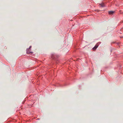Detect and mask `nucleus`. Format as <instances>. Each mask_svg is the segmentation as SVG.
<instances>
[{"label": "nucleus", "mask_w": 123, "mask_h": 123, "mask_svg": "<svg viewBox=\"0 0 123 123\" xmlns=\"http://www.w3.org/2000/svg\"><path fill=\"white\" fill-rule=\"evenodd\" d=\"M114 12L113 11H110L109 12V13L110 14H112Z\"/></svg>", "instance_id": "2"}, {"label": "nucleus", "mask_w": 123, "mask_h": 123, "mask_svg": "<svg viewBox=\"0 0 123 123\" xmlns=\"http://www.w3.org/2000/svg\"><path fill=\"white\" fill-rule=\"evenodd\" d=\"M31 46H30L29 47V49H30L31 48Z\"/></svg>", "instance_id": "7"}, {"label": "nucleus", "mask_w": 123, "mask_h": 123, "mask_svg": "<svg viewBox=\"0 0 123 123\" xmlns=\"http://www.w3.org/2000/svg\"><path fill=\"white\" fill-rule=\"evenodd\" d=\"M51 58L53 59H54V58L53 57V56H51Z\"/></svg>", "instance_id": "6"}, {"label": "nucleus", "mask_w": 123, "mask_h": 123, "mask_svg": "<svg viewBox=\"0 0 123 123\" xmlns=\"http://www.w3.org/2000/svg\"><path fill=\"white\" fill-rule=\"evenodd\" d=\"M100 5H101V7H104V4L103 3H102L100 4Z\"/></svg>", "instance_id": "3"}, {"label": "nucleus", "mask_w": 123, "mask_h": 123, "mask_svg": "<svg viewBox=\"0 0 123 123\" xmlns=\"http://www.w3.org/2000/svg\"><path fill=\"white\" fill-rule=\"evenodd\" d=\"M98 47V46L97 45H95L94 47L93 48V50H95Z\"/></svg>", "instance_id": "1"}, {"label": "nucleus", "mask_w": 123, "mask_h": 123, "mask_svg": "<svg viewBox=\"0 0 123 123\" xmlns=\"http://www.w3.org/2000/svg\"><path fill=\"white\" fill-rule=\"evenodd\" d=\"M7 68H8H8H9V66H7Z\"/></svg>", "instance_id": "4"}, {"label": "nucleus", "mask_w": 123, "mask_h": 123, "mask_svg": "<svg viewBox=\"0 0 123 123\" xmlns=\"http://www.w3.org/2000/svg\"><path fill=\"white\" fill-rule=\"evenodd\" d=\"M27 54H29L30 53V52L28 51H27Z\"/></svg>", "instance_id": "5"}]
</instances>
